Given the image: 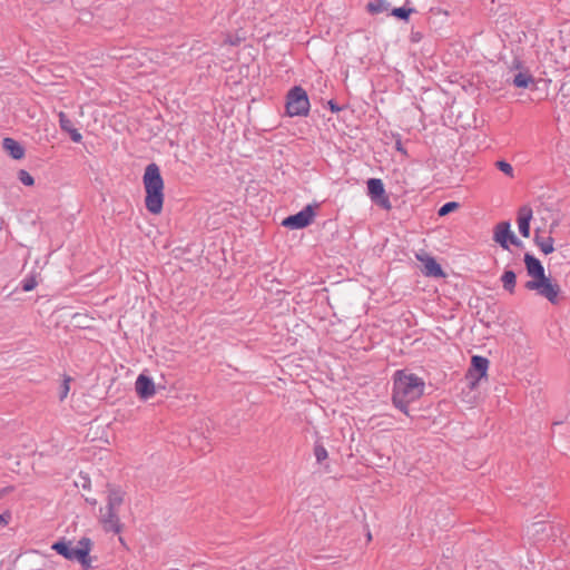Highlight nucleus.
Listing matches in <instances>:
<instances>
[{"instance_id":"a211bd4d","label":"nucleus","mask_w":570,"mask_h":570,"mask_svg":"<svg viewBox=\"0 0 570 570\" xmlns=\"http://www.w3.org/2000/svg\"><path fill=\"white\" fill-rule=\"evenodd\" d=\"M515 273L513 271H505L501 276L503 288L510 294L514 293L515 288Z\"/></svg>"},{"instance_id":"ddd939ff","label":"nucleus","mask_w":570,"mask_h":570,"mask_svg":"<svg viewBox=\"0 0 570 570\" xmlns=\"http://www.w3.org/2000/svg\"><path fill=\"white\" fill-rule=\"evenodd\" d=\"M524 264L528 275L533 277L532 281H540L546 277L544 267L541 262L531 254L524 255Z\"/></svg>"},{"instance_id":"1a4fd4ad","label":"nucleus","mask_w":570,"mask_h":570,"mask_svg":"<svg viewBox=\"0 0 570 570\" xmlns=\"http://www.w3.org/2000/svg\"><path fill=\"white\" fill-rule=\"evenodd\" d=\"M367 194L375 204L385 209L391 208L390 199L385 195L384 184L381 179L370 178L367 180Z\"/></svg>"},{"instance_id":"c85d7f7f","label":"nucleus","mask_w":570,"mask_h":570,"mask_svg":"<svg viewBox=\"0 0 570 570\" xmlns=\"http://www.w3.org/2000/svg\"><path fill=\"white\" fill-rule=\"evenodd\" d=\"M328 107L332 112H338L342 110V108L337 104H335L333 100L328 101Z\"/></svg>"},{"instance_id":"dca6fc26","label":"nucleus","mask_w":570,"mask_h":570,"mask_svg":"<svg viewBox=\"0 0 570 570\" xmlns=\"http://www.w3.org/2000/svg\"><path fill=\"white\" fill-rule=\"evenodd\" d=\"M366 9L371 14L385 13L390 10V2L387 0H373L366 4Z\"/></svg>"},{"instance_id":"f03ea898","label":"nucleus","mask_w":570,"mask_h":570,"mask_svg":"<svg viewBox=\"0 0 570 570\" xmlns=\"http://www.w3.org/2000/svg\"><path fill=\"white\" fill-rule=\"evenodd\" d=\"M142 184L146 191L145 206L150 214L158 215L164 205V179L159 166L150 163L146 166L142 176Z\"/></svg>"},{"instance_id":"7ed1b4c3","label":"nucleus","mask_w":570,"mask_h":570,"mask_svg":"<svg viewBox=\"0 0 570 570\" xmlns=\"http://www.w3.org/2000/svg\"><path fill=\"white\" fill-rule=\"evenodd\" d=\"M125 500V491L119 487L108 485L107 502L100 508L99 522L106 532L118 534L122 531V523L119 518V509Z\"/></svg>"},{"instance_id":"6e6552de","label":"nucleus","mask_w":570,"mask_h":570,"mask_svg":"<svg viewBox=\"0 0 570 570\" xmlns=\"http://www.w3.org/2000/svg\"><path fill=\"white\" fill-rule=\"evenodd\" d=\"M315 216L312 205L305 206L301 212L286 217L282 225L289 229H302L307 227Z\"/></svg>"},{"instance_id":"4be33fe9","label":"nucleus","mask_w":570,"mask_h":570,"mask_svg":"<svg viewBox=\"0 0 570 570\" xmlns=\"http://www.w3.org/2000/svg\"><path fill=\"white\" fill-rule=\"evenodd\" d=\"M314 455L318 463L323 462L327 459V450L323 446V444L316 442L314 445Z\"/></svg>"},{"instance_id":"f257e3e1","label":"nucleus","mask_w":570,"mask_h":570,"mask_svg":"<svg viewBox=\"0 0 570 570\" xmlns=\"http://www.w3.org/2000/svg\"><path fill=\"white\" fill-rule=\"evenodd\" d=\"M424 381L415 374L396 371L394 374L392 402L404 414L410 415L409 404L424 393Z\"/></svg>"},{"instance_id":"9d476101","label":"nucleus","mask_w":570,"mask_h":570,"mask_svg":"<svg viewBox=\"0 0 570 570\" xmlns=\"http://www.w3.org/2000/svg\"><path fill=\"white\" fill-rule=\"evenodd\" d=\"M416 258L423 263V274L432 277H444L445 274L441 265L435 261L434 257L428 254H416Z\"/></svg>"},{"instance_id":"f8f14e48","label":"nucleus","mask_w":570,"mask_h":570,"mask_svg":"<svg viewBox=\"0 0 570 570\" xmlns=\"http://www.w3.org/2000/svg\"><path fill=\"white\" fill-rule=\"evenodd\" d=\"M533 212L528 205L521 206L518 210V227L520 234L528 238L530 236V222L532 219Z\"/></svg>"},{"instance_id":"2eb2a0df","label":"nucleus","mask_w":570,"mask_h":570,"mask_svg":"<svg viewBox=\"0 0 570 570\" xmlns=\"http://www.w3.org/2000/svg\"><path fill=\"white\" fill-rule=\"evenodd\" d=\"M2 147L13 159L18 160L24 156V148L13 138H4Z\"/></svg>"},{"instance_id":"4468645a","label":"nucleus","mask_w":570,"mask_h":570,"mask_svg":"<svg viewBox=\"0 0 570 570\" xmlns=\"http://www.w3.org/2000/svg\"><path fill=\"white\" fill-rule=\"evenodd\" d=\"M58 117L61 130L69 134L73 142H81L82 135L75 128L72 120L63 111H60Z\"/></svg>"},{"instance_id":"393cba45","label":"nucleus","mask_w":570,"mask_h":570,"mask_svg":"<svg viewBox=\"0 0 570 570\" xmlns=\"http://www.w3.org/2000/svg\"><path fill=\"white\" fill-rule=\"evenodd\" d=\"M413 11V9H406L404 7L395 8L391 11V14L401 19V20H407L410 13Z\"/></svg>"},{"instance_id":"b1692460","label":"nucleus","mask_w":570,"mask_h":570,"mask_svg":"<svg viewBox=\"0 0 570 570\" xmlns=\"http://www.w3.org/2000/svg\"><path fill=\"white\" fill-rule=\"evenodd\" d=\"M70 381H71V379L69 376H65V379L60 385V389H59V400L60 401H63L67 397V395L70 391Z\"/></svg>"},{"instance_id":"5701e85b","label":"nucleus","mask_w":570,"mask_h":570,"mask_svg":"<svg viewBox=\"0 0 570 570\" xmlns=\"http://www.w3.org/2000/svg\"><path fill=\"white\" fill-rule=\"evenodd\" d=\"M497 168L509 177H513V167L505 160H499L495 163Z\"/></svg>"},{"instance_id":"20e7f679","label":"nucleus","mask_w":570,"mask_h":570,"mask_svg":"<svg viewBox=\"0 0 570 570\" xmlns=\"http://www.w3.org/2000/svg\"><path fill=\"white\" fill-rule=\"evenodd\" d=\"M51 549L69 561H78L85 569L90 567L91 540L89 538H81L76 546L71 541L60 540L55 542Z\"/></svg>"},{"instance_id":"412c9836","label":"nucleus","mask_w":570,"mask_h":570,"mask_svg":"<svg viewBox=\"0 0 570 570\" xmlns=\"http://www.w3.org/2000/svg\"><path fill=\"white\" fill-rule=\"evenodd\" d=\"M37 285H38V282H37L36 275H33V274L26 276L21 281V288L23 292H30V291L35 289Z\"/></svg>"},{"instance_id":"9b49d317","label":"nucleus","mask_w":570,"mask_h":570,"mask_svg":"<svg viewBox=\"0 0 570 570\" xmlns=\"http://www.w3.org/2000/svg\"><path fill=\"white\" fill-rule=\"evenodd\" d=\"M135 389L137 394L144 400L153 397L156 393L155 383L153 379L145 374L138 375L135 383Z\"/></svg>"},{"instance_id":"39448f33","label":"nucleus","mask_w":570,"mask_h":570,"mask_svg":"<svg viewBox=\"0 0 570 570\" xmlns=\"http://www.w3.org/2000/svg\"><path fill=\"white\" fill-rule=\"evenodd\" d=\"M309 99L306 91L299 87H293L286 96V115L289 117L307 116L309 112Z\"/></svg>"},{"instance_id":"aec40b11","label":"nucleus","mask_w":570,"mask_h":570,"mask_svg":"<svg viewBox=\"0 0 570 570\" xmlns=\"http://www.w3.org/2000/svg\"><path fill=\"white\" fill-rule=\"evenodd\" d=\"M533 82V77L528 72H519L514 76L512 83L518 88H527Z\"/></svg>"},{"instance_id":"0eeeda50","label":"nucleus","mask_w":570,"mask_h":570,"mask_svg":"<svg viewBox=\"0 0 570 570\" xmlns=\"http://www.w3.org/2000/svg\"><path fill=\"white\" fill-rule=\"evenodd\" d=\"M493 239L503 249H509L510 244L517 247L522 245V242L511 232V225L508 220L501 222L494 227Z\"/></svg>"},{"instance_id":"2f4dec72","label":"nucleus","mask_w":570,"mask_h":570,"mask_svg":"<svg viewBox=\"0 0 570 570\" xmlns=\"http://www.w3.org/2000/svg\"><path fill=\"white\" fill-rule=\"evenodd\" d=\"M371 539H372V535H371V533L368 532V533H367V540H371Z\"/></svg>"},{"instance_id":"a878e982","label":"nucleus","mask_w":570,"mask_h":570,"mask_svg":"<svg viewBox=\"0 0 570 570\" xmlns=\"http://www.w3.org/2000/svg\"><path fill=\"white\" fill-rule=\"evenodd\" d=\"M18 179L26 186H32L35 184L33 177L24 169L18 171Z\"/></svg>"},{"instance_id":"f3484780","label":"nucleus","mask_w":570,"mask_h":570,"mask_svg":"<svg viewBox=\"0 0 570 570\" xmlns=\"http://www.w3.org/2000/svg\"><path fill=\"white\" fill-rule=\"evenodd\" d=\"M534 243L541 249V252L546 255H548L554 250L553 238L551 236L541 237V236H539L538 230L535 232Z\"/></svg>"},{"instance_id":"cd10ccee","label":"nucleus","mask_w":570,"mask_h":570,"mask_svg":"<svg viewBox=\"0 0 570 570\" xmlns=\"http://www.w3.org/2000/svg\"><path fill=\"white\" fill-rule=\"evenodd\" d=\"M10 519H11V513L10 512L7 511V512L1 513L0 514V524L1 525L8 524Z\"/></svg>"},{"instance_id":"c756f323","label":"nucleus","mask_w":570,"mask_h":570,"mask_svg":"<svg viewBox=\"0 0 570 570\" xmlns=\"http://www.w3.org/2000/svg\"><path fill=\"white\" fill-rule=\"evenodd\" d=\"M11 488H3L0 490V500L3 498L4 494H7Z\"/></svg>"},{"instance_id":"6ab92c4d","label":"nucleus","mask_w":570,"mask_h":570,"mask_svg":"<svg viewBox=\"0 0 570 570\" xmlns=\"http://www.w3.org/2000/svg\"><path fill=\"white\" fill-rule=\"evenodd\" d=\"M471 365L473 370L479 373L480 376H484L488 371L489 361L483 356L474 355L472 356Z\"/></svg>"},{"instance_id":"7c9ffc66","label":"nucleus","mask_w":570,"mask_h":570,"mask_svg":"<svg viewBox=\"0 0 570 570\" xmlns=\"http://www.w3.org/2000/svg\"><path fill=\"white\" fill-rule=\"evenodd\" d=\"M396 149L403 154H405L404 148L402 147L401 140H396Z\"/></svg>"},{"instance_id":"bb28decb","label":"nucleus","mask_w":570,"mask_h":570,"mask_svg":"<svg viewBox=\"0 0 570 570\" xmlns=\"http://www.w3.org/2000/svg\"><path fill=\"white\" fill-rule=\"evenodd\" d=\"M459 204L456 202H449L442 205L438 212L439 216H445L456 209Z\"/></svg>"},{"instance_id":"423d86ee","label":"nucleus","mask_w":570,"mask_h":570,"mask_svg":"<svg viewBox=\"0 0 570 570\" xmlns=\"http://www.w3.org/2000/svg\"><path fill=\"white\" fill-rule=\"evenodd\" d=\"M524 287L528 291H537L540 296L547 298L552 304L557 303L560 293V286L557 283H552L550 277L547 276L540 281H528Z\"/></svg>"}]
</instances>
